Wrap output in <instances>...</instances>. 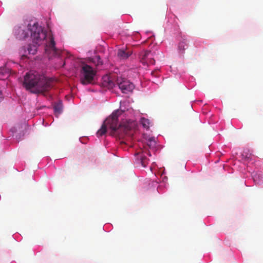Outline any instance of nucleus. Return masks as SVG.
Listing matches in <instances>:
<instances>
[{
    "mask_svg": "<svg viewBox=\"0 0 263 263\" xmlns=\"http://www.w3.org/2000/svg\"><path fill=\"white\" fill-rule=\"evenodd\" d=\"M156 141L154 138H150L147 140V145L149 148L155 147L156 146Z\"/></svg>",
    "mask_w": 263,
    "mask_h": 263,
    "instance_id": "15",
    "label": "nucleus"
},
{
    "mask_svg": "<svg viewBox=\"0 0 263 263\" xmlns=\"http://www.w3.org/2000/svg\"><path fill=\"white\" fill-rule=\"evenodd\" d=\"M53 83L52 79H48L37 72L30 71L25 76L23 85L32 93H40L50 90Z\"/></svg>",
    "mask_w": 263,
    "mask_h": 263,
    "instance_id": "1",
    "label": "nucleus"
},
{
    "mask_svg": "<svg viewBox=\"0 0 263 263\" xmlns=\"http://www.w3.org/2000/svg\"><path fill=\"white\" fill-rule=\"evenodd\" d=\"M115 84L117 85L122 92L124 93L131 92L134 88V85L129 81L122 77H118Z\"/></svg>",
    "mask_w": 263,
    "mask_h": 263,
    "instance_id": "6",
    "label": "nucleus"
},
{
    "mask_svg": "<svg viewBox=\"0 0 263 263\" xmlns=\"http://www.w3.org/2000/svg\"><path fill=\"white\" fill-rule=\"evenodd\" d=\"M104 79H108V85L110 86H111V85L113 84V82H112V80L110 79V78H108V77H105Z\"/></svg>",
    "mask_w": 263,
    "mask_h": 263,
    "instance_id": "18",
    "label": "nucleus"
},
{
    "mask_svg": "<svg viewBox=\"0 0 263 263\" xmlns=\"http://www.w3.org/2000/svg\"><path fill=\"white\" fill-rule=\"evenodd\" d=\"M27 30L30 33V37L33 44L40 45L43 43L47 37L46 31L37 23L31 25L29 24Z\"/></svg>",
    "mask_w": 263,
    "mask_h": 263,
    "instance_id": "3",
    "label": "nucleus"
},
{
    "mask_svg": "<svg viewBox=\"0 0 263 263\" xmlns=\"http://www.w3.org/2000/svg\"><path fill=\"white\" fill-rule=\"evenodd\" d=\"M96 71L93 68L87 64L83 65L81 70L80 81L83 85L96 83Z\"/></svg>",
    "mask_w": 263,
    "mask_h": 263,
    "instance_id": "4",
    "label": "nucleus"
},
{
    "mask_svg": "<svg viewBox=\"0 0 263 263\" xmlns=\"http://www.w3.org/2000/svg\"><path fill=\"white\" fill-rule=\"evenodd\" d=\"M139 157L140 158L139 161L141 165L145 167L148 163L147 158L142 156H139Z\"/></svg>",
    "mask_w": 263,
    "mask_h": 263,
    "instance_id": "16",
    "label": "nucleus"
},
{
    "mask_svg": "<svg viewBox=\"0 0 263 263\" xmlns=\"http://www.w3.org/2000/svg\"><path fill=\"white\" fill-rule=\"evenodd\" d=\"M63 105L61 101L55 103L54 105V110L56 114H60L62 112Z\"/></svg>",
    "mask_w": 263,
    "mask_h": 263,
    "instance_id": "11",
    "label": "nucleus"
},
{
    "mask_svg": "<svg viewBox=\"0 0 263 263\" xmlns=\"http://www.w3.org/2000/svg\"><path fill=\"white\" fill-rule=\"evenodd\" d=\"M140 123L142 125L143 127L146 129H148L149 128L151 124L149 120L145 118H141Z\"/></svg>",
    "mask_w": 263,
    "mask_h": 263,
    "instance_id": "12",
    "label": "nucleus"
},
{
    "mask_svg": "<svg viewBox=\"0 0 263 263\" xmlns=\"http://www.w3.org/2000/svg\"><path fill=\"white\" fill-rule=\"evenodd\" d=\"M185 47H187V41L184 39L179 43L178 49L179 52L181 53H183L185 49Z\"/></svg>",
    "mask_w": 263,
    "mask_h": 263,
    "instance_id": "10",
    "label": "nucleus"
},
{
    "mask_svg": "<svg viewBox=\"0 0 263 263\" xmlns=\"http://www.w3.org/2000/svg\"><path fill=\"white\" fill-rule=\"evenodd\" d=\"M15 34L16 37L20 40H24L28 37V32L21 27L15 29Z\"/></svg>",
    "mask_w": 263,
    "mask_h": 263,
    "instance_id": "8",
    "label": "nucleus"
},
{
    "mask_svg": "<svg viewBox=\"0 0 263 263\" xmlns=\"http://www.w3.org/2000/svg\"><path fill=\"white\" fill-rule=\"evenodd\" d=\"M140 62L144 65H154L155 60L154 59L153 54L151 51L145 50L142 51L139 55Z\"/></svg>",
    "mask_w": 263,
    "mask_h": 263,
    "instance_id": "7",
    "label": "nucleus"
},
{
    "mask_svg": "<svg viewBox=\"0 0 263 263\" xmlns=\"http://www.w3.org/2000/svg\"><path fill=\"white\" fill-rule=\"evenodd\" d=\"M2 99V94L1 92L0 91V100Z\"/></svg>",
    "mask_w": 263,
    "mask_h": 263,
    "instance_id": "19",
    "label": "nucleus"
},
{
    "mask_svg": "<svg viewBox=\"0 0 263 263\" xmlns=\"http://www.w3.org/2000/svg\"><path fill=\"white\" fill-rule=\"evenodd\" d=\"M151 74L152 75L154 76L155 75V72L154 71L152 72Z\"/></svg>",
    "mask_w": 263,
    "mask_h": 263,
    "instance_id": "20",
    "label": "nucleus"
},
{
    "mask_svg": "<svg viewBox=\"0 0 263 263\" xmlns=\"http://www.w3.org/2000/svg\"><path fill=\"white\" fill-rule=\"evenodd\" d=\"M94 60L96 61H97V65H102L103 64L102 63V61H101V58L99 56H96L95 58H94Z\"/></svg>",
    "mask_w": 263,
    "mask_h": 263,
    "instance_id": "17",
    "label": "nucleus"
},
{
    "mask_svg": "<svg viewBox=\"0 0 263 263\" xmlns=\"http://www.w3.org/2000/svg\"><path fill=\"white\" fill-rule=\"evenodd\" d=\"M28 53L29 54H35L37 51V47L34 45H29L27 47Z\"/></svg>",
    "mask_w": 263,
    "mask_h": 263,
    "instance_id": "13",
    "label": "nucleus"
},
{
    "mask_svg": "<svg viewBox=\"0 0 263 263\" xmlns=\"http://www.w3.org/2000/svg\"><path fill=\"white\" fill-rule=\"evenodd\" d=\"M122 113V111L120 110H116L107 118L104 123L102 125L101 127L97 133L98 137L104 135L107 131L106 126H108L111 129L110 134L115 136H118L122 137L124 134L127 133L130 130V127L128 125H124L119 123L118 117Z\"/></svg>",
    "mask_w": 263,
    "mask_h": 263,
    "instance_id": "2",
    "label": "nucleus"
},
{
    "mask_svg": "<svg viewBox=\"0 0 263 263\" xmlns=\"http://www.w3.org/2000/svg\"><path fill=\"white\" fill-rule=\"evenodd\" d=\"M132 53L129 50L119 49L118 52V56L123 60L127 59Z\"/></svg>",
    "mask_w": 263,
    "mask_h": 263,
    "instance_id": "9",
    "label": "nucleus"
},
{
    "mask_svg": "<svg viewBox=\"0 0 263 263\" xmlns=\"http://www.w3.org/2000/svg\"><path fill=\"white\" fill-rule=\"evenodd\" d=\"M45 52L49 58L52 57H58L60 54V51L55 47V43L52 34L50 35L49 41L46 43Z\"/></svg>",
    "mask_w": 263,
    "mask_h": 263,
    "instance_id": "5",
    "label": "nucleus"
},
{
    "mask_svg": "<svg viewBox=\"0 0 263 263\" xmlns=\"http://www.w3.org/2000/svg\"><path fill=\"white\" fill-rule=\"evenodd\" d=\"M254 181L257 183H259L263 181V176L258 173H255L253 175Z\"/></svg>",
    "mask_w": 263,
    "mask_h": 263,
    "instance_id": "14",
    "label": "nucleus"
}]
</instances>
